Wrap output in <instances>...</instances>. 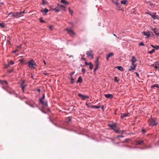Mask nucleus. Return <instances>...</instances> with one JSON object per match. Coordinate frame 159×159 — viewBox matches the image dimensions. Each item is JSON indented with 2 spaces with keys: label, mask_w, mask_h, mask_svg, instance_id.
<instances>
[{
  "label": "nucleus",
  "mask_w": 159,
  "mask_h": 159,
  "mask_svg": "<svg viewBox=\"0 0 159 159\" xmlns=\"http://www.w3.org/2000/svg\"><path fill=\"white\" fill-rule=\"evenodd\" d=\"M26 63L28 64L29 67L31 68L34 69L35 68V66H37V65L35 62L33 60L29 61L28 62H26Z\"/></svg>",
  "instance_id": "f257e3e1"
},
{
  "label": "nucleus",
  "mask_w": 159,
  "mask_h": 159,
  "mask_svg": "<svg viewBox=\"0 0 159 159\" xmlns=\"http://www.w3.org/2000/svg\"><path fill=\"white\" fill-rule=\"evenodd\" d=\"M156 119H151L149 120V125L151 126H154L157 124Z\"/></svg>",
  "instance_id": "f03ea898"
},
{
  "label": "nucleus",
  "mask_w": 159,
  "mask_h": 159,
  "mask_svg": "<svg viewBox=\"0 0 159 159\" xmlns=\"http://www.w3.org/2000/svg\"><path fill=\"white\" fill-rule=\"evenodd\" d=\"M25 80H22L21 81V83L20 84V86L21 88L22 92L23 93L24 92V89L26 86V85L25 84Z\"/></svg>",
  "instance_id": "7ed1b4c3"
},
{
  "label": "nucleus",
  "mask_w": 159,
  "mask_h": 159,
  "mask_svg": "<svg viewBox=\"0 0 159 159\" xmlns=\"http://www.w3.org/2000/svg\"><path fill=\"white\" fill-rule=\"evenodd\" d=\"M146 14H148L150 15L154 19H159L158 16L156 15V12H154L152 14H151L149 13H147Z\"/></svg>",
  "instance_id": "20e7f679"
},
{
  "label": "nucleus",
  "mask_w": 159,
  "mask_h": 159,
  "mask_svg": "<svg viewBox=\"0 0 159 159\" xmlns=\"http://www.w3.org/2000/svg\"><path fill=\"white\" fill-rule=\"evenodd\" d=\"M92 51L91 50L90 51H87L86 52V54L87 56L89 57H90L91 59H93V54L92 53Z\"/></svg>",
  "instance_id": "39448f33"
},
{
  "label": "nucleus",
  "mask_w": 159,
  "mask_h": 159,
  "mask_svg": "<svg viewBox=\"0 0 159 159\" xmlns=\"http://www.w3.org/2000/svg\"><path fill=\"white\" fill-rule=\"evenodd\" d=\"M78 96L81 98L83 100H84L86 99H87L89 98V97L87 96V95H82V94L81 93H79L78 94Z\"/></svg>",
  "instance_id": "423d86ee"
},
{
  "label": "nucleus",
  "mask_w": 159,
  "mask_h": 159,
  "mask_svg": "<svg viewBox=\"0 0 159 159\" xmlns=\"http://www.w3.org/2000/svg\"><path fill=\"white\" fill-rule=\"evenodd\" d=\"M112 1L113 2V3L116 5L117 7V8H118V9H116L117 10H118L120 9V5L119 4V3L117 1H116L115 0H112Z\"/></svg>",
  "instance_id": "0eeeda50"
},
{
  "label": "nucleus",
  "mask_w": 159,
  "mask_h": 159,
  "mask_svg": "<svg viewBox=\"0 0 159 159\" xmlns=\"http://www.w3.org/2000/svg\"><path fill=\"white\" fill-rule=\"evenodd\" d=\"M142 33L143 34L147 36V38H148L151 36V34L149 32H143Z\"/></svg>",
  "instance_id": "6e6552de"
},
{
  "label": "nucleus",
  "mask_w": 159,
  "mask_h": 159,
  "mask_svg": "<svg viewBox=\"0 0 159 159\" xmlns=\"http://www.w3.org/2000/svg\"><path fill=\"white\" fill-rule=\"evenodd\" d=\"M45 98V95L44 94H43L42 97L40 98L39 99V102L42 105H44V102L43 101V100Z\"/></svg>",
  "instance_id": "1a4fd4ad"
},
{
  "label": "nucleus",
  "mask_w": 159,
  "mask_h": 159,
  "mask_svg": "<svg viewBox=\"0 0 159 159\" xmlns=\"http://www.w3.org/2000/svg\"><path fill=\"white\" fill-rule=\"evenodd\" d=\"M58 7L61 10H62L63 11H65L66 9H65V7L62 5L58 4Z\"/></svg>",
  "instance_id": "9d476101"
},
{
  "label": "nucleus",
  "mask_w": 159,
  "mask_h": 159,
  "mask_svg": "<svg viewBox=\"0 0 159 159\" xmlns=\"http://www.w3.org/2000/svg\"><path fill=\"white\" fill-rule=\"evenodd\" d=\"M104 96L107 98H113V96L111 94H105Z\"/></svg>",
  "instance_id": "9b49d317"
},
{
  "label": "nucleus",
  "mask_w": 159,
  "mask_h": 159,
  "mask_svg": "<svg viewBox=\"0 0 159 159\" xmlns=\"http://www.w3.org/2000/svg\"><path fill=\"white\" fill-rule=\"evenodd\" d=\"M132 65L133 66H131L130 67V68L129 69V71H130L131 70H135L136 67L137 66L136 64H132Z\"/></svg>",
  "instance_id": "f8f14e48"
},
{
  "label": "nucleus",
  "mask_w": 159,
  "mask_h": 159,
  "mask_svg": "<svg viewBox=\"0 0 159 159\" xmlns=\"http://www.w3.org/2000/svg\"><path fill=\"white\" fill-rule=\"evenodd\" d=\"M154 68L156 70H159V63L158 62H156L155 63Z\"/></svg>",
  "instance_id": "ddd939ff"
},
{
  "label": "nucleus",
  "mask_w": 159,
  "mask_h": 159,
  "mask_svg": "<svg viewBox=\"0 0 159 159\" xmlns=\"http://www.w3.org/2000/svg\"><path fill=\"white\" fill-rule=\"evenodd\" d=\"M66 30L68 32L69 34L71 33L73 34H74L75 33L71 29H66Z\"/></svg>",
  "instance_id": "4468645a"
},
{
  "label": "nucleus",
  "mask_w": 159,
  "mask_h": 159,
  "mask_svg": "<svg viewBox=\"0 0 159 159\" xmlns=\"http://www.w3.org/2000/svg\"><path fill=\"white\" fill-rule=\"evenodd\" d=\"M113 55V53L111 52L109 53L107 57V61L108 60L109 58Z\"/></svg>",
  "instance_id": "2eb2a0df"
},
{
  "label": "nucleus",
  "mask_w": 159,
  "mask_h": 159,
  "mask_svg": "<svg viewBox=\"0 0 159 159\" xmlns=\"http://www.w3.org/2000/svg\"><path fill=\"white\" fill-rule=\"evenodd\" d=\"M151 30H152V31H153V32L156 35H157V33H158V31H157L156 30V28H152V29H151Z\"/></svg>",
  "instance_id": "dca6fc26"
},
{
  "label": "nucleus",
  "mask_w": 159,
  "mask_h": 159,
  "mask_svg": "<svg viewBox=\"0 0 159 159\" xmlns=\"http://www.w3.org/2000/svg\"><path fill=\"white\" fill-rule=\"evenodd\" d=\"M41 11L43 13H45L44 14H45L48 11V10L46 8H45L44 10H41Z\"/></svg>",
  "instance_id": "f3484780"
},
{
  "label": "nucleus",
  "mask_w": 159,
  "mask_h": 159,
  "mask_svg": "<svg viewBox=\"0 0 159 159\" xmlns=\"http://www.w3.org/2000/svg\"><path fill=\"white\" fill-rule=\"evenodd\" d=\"M129 115V113L122 114L120 117L121 119H123L124 117H125L128 116Z\"/></svg>",
  "instance_id": "a211bd4d"
},
{
  "label": "nucleus",
  "mask_w": 159,
  "mask_h": 159,
  "mask_svg": "<svg viewBox=\"0 0 159 159\" xmlns=\"http://www.w3.org/2000/svg\"><path fill=\"white\" fill-rule=\"evenodd\" d=\"M121 4L126 5L128 4L127 0H123L121 1Z\"/></svg>",
  "instance_id": "6ab92c4d"
},
{
  "label": "nucleus",
  "mask_w": 159,
  "mask_h": 159,
  "mask_svg": "<svg viewBox=\"0 0 159 159\" xmlns=\"http://www.w3.org/2000/svg\"><path fill=\"white\" fill-rule=\"evenodd\" d=\"M136 61L135 57L134 56L133 57L132 59V64H134V63Z\"/></svg>",
  "instance_id": "aec40b11"
},
{
  "label": "nucleus",
  "mask_w": 159,
  "mask_h": 159,
  "mask_svg": "<svg viewBox=\"0 0 159 159\" xmlns=\"http://www.w3.org/2000/svg\"><path fill=\"white\" fill-rule=\"evenodd\" d=\"M109 126L112 129H114V128L116 126V125L115 124H113L112 125H109Z\"/></svg>",
  "instance_id": "412c9836"
},
{
  "label": "nucleus",
  "mask_w": 159,
  "mask_h": 159,
  "mask_svg": "<svg viewBox=\"0 0 159 159\" xmlns=\"http://www.w3.org/2000/svg\"><path fill=\"white\" fill-rule=\"evenodd\" d=\"M143 142H144V141L143 140H141L140 141H136V143L137 144L141 145L143 143Z\"/></svg>",
  "instance_id": "4be33fe9"
},
{
  "label": "nucleus",
  "mask_w": 159,
  "mask_h": 159,
  "mask_svg": "<svg viewBox=\"0 0 159 159\" xmlns=\"http://www.w3.org/2000/svg\"><path fill=\"white\" fill-rule=\"evenodd\" d=\"M116 68L119 70H120L121 71H124V69L123 67L121 66H117L116 67Z\"/></svg>",
  "instance_id": "5701e85b"
},
{
  "label": "nucleus",
  "mask_w": 159,
  "mask_h": 159,
  "mask_svg": "<svg viewBox=\"0 0 159 159\" xmlns=\"http://www.w3.org/2000/svg\"><path fill=\"white\" fill-rule=\"evenodd\" d=\"M82 79L81 77V76H80L78 78V80H77V83H81L82 82Z\"/></svg>",
  "instance_id": "b1692460"
},
{
  "label": "nucleus",
  "mask_w": 159,
  "mask_h": 159,
  "mask_svg": "<svg viewBox=\"0 0 159 159\" xmlns=\"http://www.w3.org/2000/svg\"><path fill=\"white\" fill-rule=\"evenodd\" d=\"M159 88V86L157 84H154V85L151 86V88L152 89L154 88Z\"/></svg>",
  "instance_id": "393cba45"
},
{
  "label": "nucleus",
  "mask_w": 159,
  "mask_h": 159,
  "mask_svg": "<svg viewBox=\"0 0 159 159\" xmlns=\"http://www.w3.org/2000/svg\"><path fill=\"white\" fill-rule=\"evenodd\" d=\"M24 13V11L21 12H16L17 15V17H19L20 16V15H22V14Z\"/></svg>",
  "instance_id": "a878e982"
},
{
  "label": "nucleus",
  "mask_w": 159,
  "mask_h": 159,
  "mask_svg": "<svg viewBox=\"0 0 159 159\" xmlns=\"http://www.w3.org/2000/svg\"><path fill=\"white\" fill-rule=\"evenodd\" d=\"M99 63L98 58V57L97 59L95 61V65L96 66L98 67Z\"/></svg>",
  "instance_id": "bb28decb"
},
{
  "label": "nucleus",
  "mask_w": 159,
  "mask_h": 159,
  "mask_svg": "<svg viewBox=\"0 0 159 159\" xmlns=\"http://www.w3.org/2000/svg\"><path fill=\"white\" fill-rule=\"evenodd\" d=\"M61 2L62 3H63L66 5H67L68 4V3L65 0H61Z\"/></svg>",
  "instance_id": "cd10ccee"
},
{
  "label": "nucleus",
  "mask_w": 159,
  "mask_h": 159,
  "mask_svg": "<svg viewBox=\"0 0 159 159\" xmlns=\"http://www.w3.org/2000/svg\"><path fill=\"white\" fill-rule=\"evenodd\" d=\"M91 107L93 108H97V109H98V108H100V107L97 106L92 105L91 106Z\"/></svg>",
  "instance_id": "c85d7f7f"
},
{
  "label": "nucleus",
  "mask_w": 159,
  "mask_h": 159,
  "mask_svg": "<svg viewBox=\"0 0 159 159\" xmlns=\"http://www.w3.org/2000/svg\"><path fill=\"white\" fill-rule=\"evenodd\" d=\"M53 10L55 11L56 12H59L60 11V10L58 7V6L56 8L53 9Z\"/></svg>",
  "instance_id": "c756f323"
},
{
  "label": "nucleus",
  "mask_w": 159,
  "mask_h": 159,
  "mask_svg": "<svg viewBox=\"0 0 159 159\" xmlns=\"http://www.w3.org/2000/svg\"><path fill=\"white\" fill-rule=\"evenodd\" d=\"M74 79L72 77H71V84H73L74 83Z\"/></svg>",
  "instance_id": "7c9ffc66"
},
{
  "label": "nucleus",
  "mask_w": 159,
  "mask_h": 159,
  "mask_svg": "<svg viewBox=\"0 0 159 159\" xmlns=\"http://www.w3.org/2000/svg\"><path fill=\"white\" fill-rule=\"evenodd\" d=\"M155 51V50L154 49H152L151 51L149 52L148 53L150 54H152Z\"/></svg>",
  "instance_id": "2f4dec72"
},
{
  "label": "nucleus",
  "mask_w": 159,
  "mask_h": 159,
  "mask_svg": "<svg viewBox=\"0 0 159 159\" xmlns=\"http://www.w3.org/2000/svg\"><path fill=\"white\" fill-rule=\"evenodd\" d=\"M92 63H91V62H85V64L86 65H88V66H90V65H91V64H92Z\"/></svg>",
  "instance_id": "473e14b6"
},
{
  "label": "nucleus",
  "mask_w": 159,
  "mask_h": 159,
  "mask_svg": "<svg viewBox=\"0 0 159 159\" xmlns=\"http://www.w3.org/2000/svg\"><path fill=\"white\" fill-rule=\"evenodd\" d=\"M115 81L116 82H118L119 80V79H117V77H114Z\"/></svg>",
  "instance_id": "72a5a7b5"
},
{
  "label": "nucleus",
  "mask_w": 159,
  "mask_h": 159,
  "mask_svg": "<svg viewBox=\"0 0 159 159\" xmlns=\"http://www.w3.org/2000/svg\"><path fill=\"white\" fill-rule=\"evenodd\" d=\"M89 69L91 70H92L93 68V65L92 64H91V65H90L89 66Z\"/></svg>",
  "instance_id": "f704fd0d"
},
{
  "label": "nucleus",
  "mask_w": 159,
  "mask_h": 159,
  "mask_svg": "<svg viewBox=\"0 0 159 159\" xmlns=\"http://www.w3.org/2000/svg\"><path fill=\"white\" fill-rule=\"evenodd\" d=\"M0 26L4 28L5 26L4 25V24L3 23H1L0 24Z\"/></svg>",
  "instance_id": "c9c22d12"
},
{
  "label": "nucleus",
  "mask_w": 159,
  "mask_h": 159,
  "mask_svg": "<svg viewBox=\"0 0 159 159\" xmlns=\"http://www.w3.org/2000/svg\"><path fill=\"white\" fill-rule=\"evenodd\" d=\"M124 133V131L123 130H121V131L119 132V134H122Z\"/></svg>",
  "instance_id": "e433bc0d"
},
{
  "label": "nucleus",
  "mask_w": 159,
  "mask_h": 159,
  "mask_svg": "<svg viewBox=\"0 0 159 159\" xmlns=\"http://www.w3.org/2000/svg\"><path fill=\"white\" fill-rule=\"evenodd\" d=\"M139 45L140 46H144V45L143 42H141L139 43Z\"/></svg>",
  "instance_id": "4c0bfd02"
},
{
  "label": "nucleus",
  "mask_w": 159,
  "mask_h": 159,
  "mask_svg": "<svg viewBox=\"0 0 159 159\" xmlns=\"http://www.w3.org/2000/svg\"><path fill=\"white\" fill-rule=\"evenodd\" d=\"M39 20L41 22L43 23L45 22L44 20H42V18H40Z\"/></svg>",
  "instance_id": "58836bf2"
},
{
  "label": "nucleus",
  "mask_w": 159,
  "mask_h": 159,
  "mask_svg": "<svg viewBox=\"0 0 159 159\" xmlns=\"http://www.w3.org/2000/svg\"><path fill=\"white\" fill-rule=\"evenodd\" d=\"M13 71V70H11L8 69L7 70V72L9 73H11V72H12Z\"/></svg>",
  "instance_id": "ea45409f"
},
{
  "label": "nucleus",
  "mask_w": 159,
  "mask_h": 159,
  "mask_svg": "<svg viewBox=\"0 0 159 159\" xmlns=\"http://www.w3.org/2000/svg\"><path fill=\"white\" fill-rule=\"evenodd\" d=\"M11 14H12V16L13 17H15L14 13H13L12 12H11L9 14V15H10Z\"/></svg>",
  "instance_id": "a19ab883"
},
{
  "label": "nucleus",
  "mask_w": 159,
  "mask_h": 159,
  "mask_svg": "<svg viewBox=\"0 0 159 159\" xmlns=\"http://www.w3.org/2000/svg\"><path fill=\"white\" fill-rule=\"evenodd\" d=\"M155 49L156 50L159 49V46H155Z\"/></svg>",
  "instance_id": "79ce46f5"
},
{
  "label": "nucleus",
  "mask_w": 159,
  "mask_h": 159,
  "mask_svg": "<svg viewBox=\"0 0 159 159\" xmlns=\"http://www.w3.org/2000/svg\"><path fill=\"white\" fill-rule=\"evenodd\" d=\"M124 136L122 135H118L116 137V138H118L120 137H123Z\"/></svg>",
  "instance_id": "37998d69"
},
{
  "label": "nucleus",
  "mask_w": 159,
  "mask_h": 159,
  "mask_svg": "<svg viewBox=\"0 0 159 159\" xmlns=\"http://www.w3.org/2000/svg\"><path fill=\"white\" fill-rule=\"evenodd\" d=\"M69 12L70 13H71V15H72V13L73 12L70 9V8H69Z\"/></svg>",
  "instance_id": "c03bdc74"
},
{
  "label": "nucleus",
  "mask_w": 159,
  "mask_h": 159,
  "mask_svg": "<svg viewBox=\"0 0 159 159\" xmlns=\"http://www.w3.org/2000/svg\"><path fill=\"white\" fill-rule=\"evenodd\" d=\"M14 61H11L9 63L10 64L13 65L14 64Z\"/></svg>",
  "instance_id": "a18cd8bd"
},
{
  "label": "nucleus",
  "mask_w": 159,
  "mask_h": 159,
  "mask_svg": "<svg viewBox=\"0 0 159 159\" xmlns=\"http://www.w3.org/2000/svg\"><path fill=\"white\" fill-rule=\"evenodd\" d=\"M82 72H83V73L84 74L85 71V70L84 68H82Z\"/></svg>",
  "instance_id": "49530a36"
},
{
  "label": "nucleus",
  "mask_w": 159,
  "mask_h": 159,
  "mask_svg": "<svg viewBox=\"0 0 159 159\" xmlns=\"http://www.w3.org/2000/svg\"><path fill=\"white\" fill-rule=\"evenodd\" d=\"M98 67L96 66L95 68H94V71L95 72L97 69H98Z\"/></svg>",
  "instance_id": "de8ad7c7"
},
{
  "label": "nucleus",
  "mask_w": 159,
  "mask_h": 159,
  "mask_svg": "<svg viewBox=\"0 0 159 159\" xmlns=\"http://www.w3.org/2000/svg\"><path fill=\"white\" fill-rule=\"evenodd\" d=\"M24 59H21L19 60V61L20 62H22V61H23Z\"/></svg>",
  "instance_id": "09e8293b"
},
{
  "label": "nucleus",
  "mask_w": 159,
  "mask_h": 159,
  "mask_svg": "<svg viewBox=\"0 0 159 159\" xmlns=\"http://www.w3.org/2000/svg\"><path fill=\"white\" fill-rule=\"evenodd\" d=\"M115 132H116V133H118V132H119V131H118V129H114Z\"/></svg>",
  "instance_id": "8fccbe9b"
},
{
  "label": "nucleus",
  "mask_w": 159,
  "mask_h": 159,
  "mask_svg": "<svg viewBox=\"0 0 159 159\" xmlns=\"http://www.w3.org/2000/svg\"><path fill=\"white\" fill-rule=\"evenodd\" d=\"M135 73L136 75L139 78V74L137 72H135Z\"/></svg>",
  "instance_id": "3c124183"
},
{
  "label": "nucleus",
  "mask_w": 159,
  "mask_h": 159,
  "mask_svg": "<svg viewBox=\"0 0 159 159\" xmlns=\"http://www.w3.org/2000/svg\"><path fill=\"white\" fill-rule=\"evenodd\" d=\"M53 27V26L52 25H50L49 26V28L50 29L52 30V28Z\"/></svg>",
  "instance_id": "603ef678"
},
{
  "label": "nucleus",
  "mask_w": 159,
  "mask_h": 159,
  "mask_svg": "<svg viewBox=\"0 0 159 159\" xmlns=\"http://www.w3.org/2000/svg\"><path fill=\"white\" fill-rule=\"evenodd\" d=\"M46 3L45 2V1L44 0H42V4L44 5V4H45Z\"/></svg>",
  "instance_id": "864d4df0"
},
{
  "label": "nucleus",
  "mask_w": 159,
  "mask_h": 159,
  "mask_svg": "<svg viewBox=\"0 0 159 159\" xmlns=\"http://www.w3.org/2000/svg\"><path fill=\"white\" fill-rule=\"evenodd\" d=\"M75 72H72L71 74H70V76L71 77H72V76L73 75L74 73Z\"/></svg>",
  "instance_id": "5fc2aeb1"
},
{
  "label": "nucleus",
  "mask_w": 159,
  "mask_h": 159,
  "mask_svg": "<svg viewBox=\"0 0 159 159\" xmlns=\"http://www.w3.org/2000/svg\"><path fill=\"white\" fill-rule=\"evenodd\" d=\"M14 14H15V17H17V14L16 12L14 13Z\"/></svg>",
  "instance_id": "6e6d98bb"
},
{
  "label": "nucleus",
  "mask_w": 159,
  "mask_h": 159,
  "mask_svg": "<svg viewBox=\"0 0 159 159\" xmlns=\"http://www.w3.org/2000/svg\"><path fill=\"white\" fill-rule=\"evenodd\" d=\"M150 46H152V47H153V48H155V46H154L152 45H151Z\"/></svg>",
  "instance_id": "4d7b16f0"
},
{
  "label": "nucleus",
  "mask_w": 159,
  "mask_h": 159,
  "mask_svg": "<svg viewBox=\"0 0 159 159\" xmlns=\"http://www.w3.org/2000/svg\"><path fill=\"white\" fill-rule=\"evenodd\" d=\"M37 91L39 92H40V89H37Z\"/></svg>",
  "instance_id": "13d9d810"
},
{
  "label": "nucleus",
  "mask_w": 159,
  "mask_h": 159,
  "mask_svg": "<svg viewBox=\"0 0 159 159\" xmlns=\"http://www.w3.org/2000/svg\"><path fill=\"white\" fill-rule=\"evenodd\" d=\"M17 47L19 48H21V46L19 45V46H17Z\"/></svg>",
  "instance_id": "bf43d9fd"
},
{
  "label": "nucleus",
  "mask_w": 159,
  "mask_h": 159,
  "mask_svg": "<svg viewBox=\"0 0 159 159\" xmlns=\"http://www.w3.org/2000/svg\"><path fill=\"white\" fill-rule=\"evenodd\" d=\"M10 66V64L9 63L7 65V66L6 67H8Z\"/></svg>",
  "instance_id": "052dcab7"
},
{
  "label": "nucleus",
  "mask_w": 159,
  "mask_h": 159,
  "mask_svg": "<svg viewBox=\"0 0 159 159\" xmlns=\"http://www.w3.org/2000/svg\"><path fill=\"white\" fill-rule=\"evenodd\" d=\"M4 83H5L6 84H7V82L6 81H4Z\"/></svg>",
  "instance_id": "680f3d73"
},
{
  "label": "nucleus",
  "mask_w": 159,
  "mask_h": 159,
  "mask_svg": "<svg viewBox=\"0 0 159 159\" xmlns=\"http://www.w3.org/2000/svg\"><path fill=\"white\" fill-rule=\"evenodd\" d=\"M142 131L143 132H145V130L144 129H143L142 130Z\"/></svg>",
  "instance_id": "e2e57ef3"
},
{
  "label": "nucleus",
  "mask_w": 159,
  "mask_h": 159,
  "mask_svg": "<svg viewBox=\"0 0 159 159\" xmlns=\"http://www.w3.org/2000/svg\"><path fill=\"white\" fill-rule=\"evenodd\" d=\"M17 50H14V51L13 52H17Z\"/></svg>",
  "instance_id": "0e129e2a"
},
{
  "label": "nucleus",
  "mask_w": 159,
  "mask_h": 159,
  "mask_svg": "<svg viewBox=\"0 0 159 159\" xmlns=\"http://www.w3.org/2000/svg\"><path fill=\"white\" fill-rule=\"evenodd\" d=\"M69 24H70V25H73V23H72V22H69Z\"/></svg>",
  "instance_id": "69168bd1"
},
{
  "label": "nucleus",
  "mask_w": 159,
  "mask_h": 159,
  "mask_svg": "<svg viewBox=\"0 0 159 159\" xmlns=\"http://www.w3.org/2000/svg\"><path fill=\"white\" fill-rule=\"evenodd\" d=\"M44 63L45 64H46V63L44 60L43 61Z\"/></svg>",
  "instance_id": "338daca9"
},
{
  "label": "nucleus",
  "mask_w": 159,
  "mask_h": 159,
  "mask_svg": "<svg viewBox=\"0 0 159 159\" xmlns=\"http://www.w3.org/2000/svg\"><path fill=\"white\" fill-rule=\"evenodd\" d=\"M157 35H159V32H158V33H157Z\"/></svg>",
  "instance_id": "774afa93"
}]
</instances>
